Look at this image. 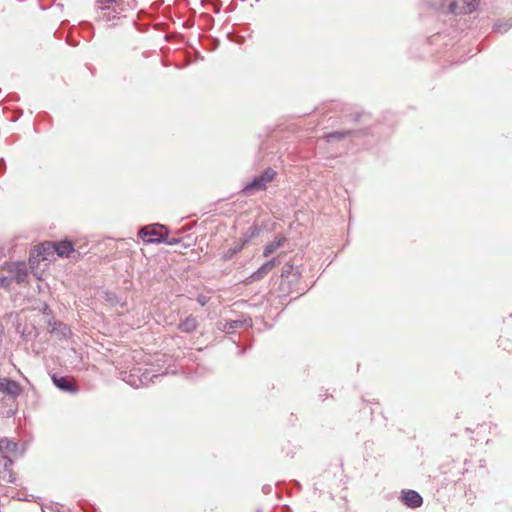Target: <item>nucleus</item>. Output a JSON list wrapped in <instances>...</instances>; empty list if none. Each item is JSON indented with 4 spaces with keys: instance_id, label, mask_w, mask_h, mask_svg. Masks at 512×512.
Returning <instances> with one entry per match:
<instances>
[{
    "instance_id": "f8f14e48",
    "label": "nucleus",
    "mask_w": 512,
    "mask_h": 512,
    "mask_svg": "<svg viewBox=\"0 0 512 512\" xmlns=\"http://www.w3.org/2000/svg\"><path fill=\"white\" fill-rule=\"evenodd\" d=\"M37 256L41 260H48L49 256L55 253V242H44L36 248Z\"/></svg>"
},
{
    "instance_id": "0eeeda50",
    "label": "nucleus",
    "mask_w": 512,
    "mask_h": 512,
    "mask_svg": "<svg viewBox=\"0 0 512 512\" xmlns=\"http://www.w3.org/2000/svg\"><path fill=\"white\" fill-rule=\"evenodd\" d=\"M251 325V319H238L219 323V329L227 334H232L240 328L250 327Z\"/></svg>"
},
{
    "instance_id": "f03ea898",
    "label": "nucleus",
    "mask_w": 512,
    "mask_h": 512,
    "mask_svg": "<svg viewBox=\"0 0 512 512\" xmlns=\"http://www.w3.org/2000/svg\"><path fill=\"white\" fill-rule=\"evenodd\" d=\"M159 229H165V226L160 224L148 225L141 228L138 234L147 243H166L173 245V242L168 241V236L160 233Z\"/></svg>"
},
{
    "instance_id": "a211bd4d",
    "label": "nucleus",
    "mask_w": 512,
    "mask_h": 512,
    "mask_svg": "<svg viewBox=\"0 0 512 512\" xmlns=\"http://www.w3.org/2000/svg\"><path fill=\"white\" fill-rule=\"evenodd\" d=\"M245 243H246V241H240V242L233 243L228 248V250L223 254V259L224 260L232 259L237 253H239L243 249Z\"/></svg>"
},
{
    "instance_id": "423d86ee",
    "label": "nucleus",
    "mask_w": 512,
    "mask_h": 512,
    "mask_svg": "<svg viewBox=\"0 0 512 512\" xmlns=\"http://www.w3.org/2000/svg\"><path fill=\"white\" fill-rule=\"evenodd\" d=\"M12 464L13 461L7 455L0 456V478L10 483H14L16 479L11 470Z\"/></svg>"
},
{
    "instance_id": "4468645a",
    "label": "nucleus",
    "mask_w": 512,
    "mask_h": 512,
    "mask_svg": "<svg viewBox=\"0 0 512 512\" xmlns=\"http://www.w3.org/2000/svg\"><path fill=\"white\" fill-rule=\"evenodd\" d=\"M74 251L73 244L70 241L64 240L55 242V253L61 257H68Z\"/></svg>"
},
{
    "instance_id": "a878e982",
    "label": "nucleus",
    "mask_w": 512,
    "mask_h": 512,
    "mask_svg": "<svg viewBox=\"0 0 512 512\" xmlns=\"http://www.w3.org/2000/svg\"><path fill=\"white\" fill-rule=\"evenodd\" d=\"M129 383H130L132 386L138 387V384L136 383V381H129Z\"/></svg>"
},
{
    "instance_id": "f3484780",
    "label": "nucleus",
    "mask_w": 512,
    "mask_h": 512,
    "mask_svg": "<svg viewBox=\"0 0 512 512\" xmlns=\"http://www.w3.org/2000/svg\"><path fill=\"white\" fill-rule=\"evenodd\" d=\"M17 449V443L8 439L1 438L0 439V453L5 455V453H14Z\"/></svg>"
},
{
    "instance_id": "aec40b11",
    "label": "nucleus",
    "mask_w": 512,
    "mask_h": 512,
    "mask_svg": "<svg viewBox=\"0 0 512 512\" xmlns=\"http://www.w3.org/2000/svg\"><path fill=\"white\" fill-rule=\"evenodd\" d=\"M350 132L349 131H336L332 133H328L324 136L327 142H331L333 140H341L345 136H347Z\"/></svg>"
},
{
    "instance_id": "412c9836",
    "label": "nucleus",
    "mask_w": 512,
    "mask_h": 512,
    "mask_svg": "<svg viewBox=\"0 0 512 512\" xmlns=\"http://www.w3.org/2000/svg\"><path fill=\"white\" fill-rule=\"evenodd\" d=\"M293 272H294L293 265L287 263L282 268L281 277L284 279V278H289L291 275H293L295 277L299 276L298 272H296L295 274H293Z\"/></svg>"
},
{
    "instance_id": "20e7f679",
    "label": "nucleus",
    "mask_w": 512,
    "mask_h": 512,
    "mask_svg": "<svg viewBox=\"0 0 512 512\" xmlns=\"http://www.w3.org/2000/svg\"><path fill=\"white\" fill-rule=\"evenodd\" d=\"M4 269L9 273L12 281L18 284L24 283L29 275L28 268L24 262L8 263Z\"/></svg>"
},
{
    "instance_id": "4be33fe9",
    "label": "nucleus",
    "mask_w": 512,
    "mask_h": 512,
    "mask_svg": "<svg viewBox=\"0 0 512 512\" xmlns=\"http://www.w3.org/2000/svg\"><path fill=\"white\" fill-rule=\"evenodd\" d=\"M512 27V20H508L504 23H497L494 25V29L500 33L507 32Z\"/></svg>"
},
{
    "instance_id": "bb28decb",
    "label": "nucleus",
    "mask_w": 512,
    "mask_h": 512,
    "mask_svg": "<svg viewBox=\"0 0 512 512\" xmlns=\"http://www.w3.org/2000/svg\"><path fill=\"white\" fill-rule=\"evenodd\" d=\"M168 241L173 242V244L178 243V240H176V239H174V238H173V239H171V240L168 238Z\"/></svg>"
},
{
    "instance_id": "9d476101",
    "label": "nucleus",
    "mask_w": 512,
    "mask_h": 512,
    "mask_svg": "<svg viewBox=\"0 0 512 512\" xmlns=\"http://www.w3.org/2000/svg\"><path fill=\"white\" fill-rule=\"evenodd\" d=\"M53 383L57 388H59L62 391L69 392V393H75L77 392V386L71 382L67 377H58L54 375L52 377Z\"/></svg>"
},
{
    "instance_id": "393cba45",
    "label": "nucleus",
    "mask_w": 512,
    "mask_h": 512,
    "mask_svg": "<svg viewBox=\"0 0 512 512\" xmlns=\"http://www.w3.org/2000/svg\"><path fill=\"white\" fill-rule=\"evenodd\" d=\"M197 300H198V302H199L202 306H204V305L206 304V298H205V296H199Z\"/></svg>"
},
{
    "instance_id": "b1692460",
    "label": "nucleus",
    "mask_w": 512,
    "mask_h": 512,
    "mask_svg": "<svg viewBox=\"0 0 512 512\" xmlns=\"http://www.w3.org/2000/svg\"><path fill=\"white\" fill-rule=\"evenodd\" d=\"M158 377H159V375L154 374V375H152L151 378H148V376L146 374H143V378H139V382L141 384H145L147 381H152L153 378H158Z\"/></svg>"
},
{
    "instance_id": "1a4fd4ad",
    "label": "nucleus",
    "mask_w": 512,
    "mask_h": 512,
    "mask_svg": "<svg viewBox=\"0 0 512 512\" xmlns=\"http://www.w3.org/2000/svg\"><path fill=\"white\" fill-rule=\"evenodd\" d=\"M121 9L114 8L111 10H100L97 20L108 24L109 26L116 25V20L120 19Z\"/></svg>"
},
{
    "instance_id": "ddd939ff",
    "label": "nucleus",
    "mask_w": 512,
    "mask_h": 512,
    "mask_svg": "<svg viewBox=\"0 0 512 512\" xmlns=\"http://www.w3.org/2000/svg\"><path fill=\"white\" fill-rule=\"evenodd\" d=\"M50 333L57 334L63 338H66L70 334V329L67 325L62 322H49Z\"/></svg>"
},
{
    "instance_id": "7ed1b4c3",
    "label": "nucleus",
    "mask_w": 512,
    "mask_h": 512,
    "mask_svg": "<svg viewBox=\"0 0 512 512\" xmlns=\"http://www.w3.org/2000/svg\"><path fill=\"white\" fill-rule=\"evenodd\" d=\"M275 176H276V172L273 169L268 168L260 175L254 177V179L251 182L247 183L244 186L243 191L245 193H250L251 191L265 190L267 187V184L272 182L274 180Z\"/></svg>"
},
{
    "instance_id": "2eb2a0df",
    "label": "nucleus",
    "mask_w": 512,
    "mask_h": 512,
    "mask_svg": "<svg viewBox=\"0 0 512 512\" xmlns=\"http://www.w3.org/2000/svg\"><path fill=\"white\" fill-rule=\"evenodd\" d=\"M198 327V322L195 317L188 316L183 321H181L178 325L179 330L185 333H191L195 331Z\"/></svg>"
},
{
    "instance_id": "f257e3e1",
    "label": "nucleus",
    "mask_w": 512,
    "mask_h": 512,
    "mask_svg": "<svg viewBox=\"0 0 512 512\" xmlns=\"http://www.w3.org/2000/svg\"><path fill=\"white\" fill-rule=\"evenodd\" d=\"M427 3L435 10L454 15L469 14L478 6L477 0H427Z\"/></svg>"
},
{
    "instance_id": "5701e85b",
    "label": "nucleus",
    "mask_w": 512,
    "mask_h": 512,
    "mask_svg": "<svg viewBox=\"0 0 512 512\" xmlns=\"http://www.w3.org/2000/svg\"><path fill=\"white\" fill-rule=\"evenodd\" d=\"M12 278L10 277V275L8 276H1L0 275V287L2 288H8L11 283H12Z\"/></svg>"
},
{
    "instance_id": "dca6fc26",
    "label": "nucleus",
    "mask_w": 512,
    "mask_h": 512,
    "mask_svg": "<svg viewBox=\"0 0 512 512\" xmlns=\"http://www.w3.org/2000/svg\"><path fill=\"white\" fill-rule=\"evenodd\" d=\"M286 242L285 237H278L275 240L268 243L264 248V256L267 257L274 253L278 248L282 247L284 243Z\"/></svg>"
},
{
    "instance_id": "6e6552de",
    "label": "nucleus",
    "mask_w": 512,
    "mask_h": 512,
    "mask_svg": "<svg viewBox=\"0 0 512 512\" xmlns=\"http://www.w3.org/2000/svg\"><path fill=\"white\" fill-rule=\"evenodd\" d=\"M402 501L409 508H418L422 505L423 499L415 490H407L402 492Z\"/></svg>"
},
{
    "instance_id": "39448f33",
    "label": "nucleus",
    "mask_w": 512,
    "mask_h": 512,
    "mask_svg": "<svg viewBox=\"0 0 512 512\" xmlns=\"http://www.w3.org/2000/svg\"><path fill=\"white\" fill-rule=\"evenodd\" d=\"M22 392L20 384L10 378H0V393L11 396L13 398L19 396Z\"/></svg>"
},
{
    "instance_id": "6ab92c4d",
    "label": "nucleus",
    "mask_w": 512,
    "mask_h": 512,
    "mask_svg": "<svg viewBox=\"0 0 512 512\" xmlns=\"http://www.w3.org/2000/svg\"><path fill=\"white\" fill-rule=\"evenodd\" d=\"M100 10H111L114 8L121 9L122 0H97Z\"/></svg>"
},
{
    "instance_id": "9b49d317",
    "label": "nucleus",
    "mask_w": 512,
    "mask_h": 512,
    "mask_svg": "<svg viewBox=\"0 0 512 512\" xmlns=\"http://www.w3.org/2000/svg\"><path fill=\"white\" fill-rule=\"evenodd\" d=\"M276 263H277L276 258H273V259L267 261L266 263H264L261 267H259L256 271H254L251 274L250 279L252 281H257V280L262 279L269 271H271L275 267Z\"/></svg>"
}]
</instances>
